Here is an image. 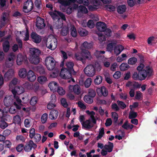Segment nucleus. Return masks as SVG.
Returning a JSON list of instances; mask_svg holds the SVG:
<instances>
[{"instance_id": "obj_1", "label": "nucleus", "mask_w": 157, "mask_h": 157, "mask_svg": "<svg viewBox=\"0 0 157 157\" xmlns=\"http://www.w3.org/2000/svg\"><path fill=\"white\" fill-rule=\"evenodd\" d=\"M86 113L90 116V118L82 123V127L85 129H90L93 127L96 123V121L95 118V113L92 111L90 112L86 110Z\"/></svg>"}, {"instance_id": "obj_2", "label": "nucleus", "mask_w": 157, "mask_h": 157, "mask_svg": "<svg viewBox=\"0 0 157 157\" xmlns=\"http://www.w3.org/2000/svg\"><path fill=\"white\" fill-rule=\"evenodd\" d=\"M57 39L54 36L51 35L48 36L46 43V46L48 48L54 50L57 47Z\"/></svg>"}, {"instance_id": "obj_3", "label": "nucleus", "mask_w": 157, "mask_h": 157, "mask_svg": "<svg viewBox=\"0 0 157 157\" xmlns=\"http://www.w3.org/2000/svg\"><path fill=\"white\" fill-rule=\"evenodd\" d=\"M76 1L79 4L82 3L86 6H88L89 5L88 0H69L68 1L63 0H59L58 2L63 5L67 6L71 4L72 3L75 2Z\"/></svg>"}, {"instance_id": "obj_4", "label": "nucleus", "mask_w": 157, "mask_h": 157, "mask_svg": "<svg viewBox=\"0 0 157 157\" xmlns=\"http://www.w3.org/2000/svg\"><path fill=\"white\" fill-rule=\"evenodd\" d=\"M45 65L49 70H52L54 69L56 65L55 61L52 56L47 57L45 59Z\"/></svg>"}, {"instance_id": "obj_5", "label": "nucleus", "mask_w": 157, "mask_h": 157, "mask_svg": "<svg viewBox=\"0 0 157 157\" xmlns=\"http://www.w3.org/2000/svg\"><path fill=\"white\" fill-rule=\"evenodd\" d=\"M84 71L85 75L87 76L92 77L96 73V71L94 65L90 64L87 65L84 69Z\"/></svg>"}, {"instance_id": "obj_6", "label": "nucleus", "mask_w": 157, "mask_h": 157, "mask_svg": "<svg viewBox=\"0 0 157 157\" xmlns=\"http://www.w3.org/2000/svg\"><path fill=\"white\" fill-rule=\"evenodd\" d=\"M12 96L13 99V104L15 106L16 108L18 109H20L21 108L22 101L20 99L19 96L17 94H13Z\"/></svg>"}, {"instance_id": "obj_7", "label": "nucleus", "mask_w": 157, "mask_h": 157, "mask_svg": "<svg viewBox=\"0 0 157 157\" xmlns=\"http://www.w3.org/2000/svg\"><path fill=\"white\" fill-rule=\"evenodd\" d=\"M59 76L62 78L65 79H68L71 77V72L66 68L61 69Z\"/></svg>"}, {"instance_id": "obj_8", "label": "nucleus", "mask_w": 157, "mask_h": 157, "mask_svg": "<svg viewBox=\"0 0 157 157\" xmlns=\"http://www.w3.org/2000/svg\"><path fill=\"white\" fill-rule=\"evenodd\" d=\"M33 7V3L31 0H27L25 2L23 7V11L25 13L31 11Z\"/></svg>"}, {"instance_id": "obj_9", "label": "nucleus", "mask_w": 157, "mask_h": 157, "mask_svg": "<svg viewBox=\"0 0 157 157\" xmlns=\"http://www.w3.org/2000/svg\"><path fill=\"white\" fill-rule=\"evenodd\" d=\"M69 90L71 92H73L76 95H79L81 92V89L78 85H75L74 86L70 85L68 87Z\"/></svg>"}, {"instance_id": "obj_10", "label": "nucleus", "mask_w": 157, "mask_h": 157, "mask_svg": "<svg viewBox=\"0 0 157 157\" xmlns=\"http://www.w3.org/2000/svg\"><path fill=\"white\" fill-rule=\"evenodd\" d=\"M152 72L151 69L148 67H146V69L144 70L143 71L139 72V74L140 76L142 81L144 80L147 77L148 74L151 73Z\"/></svg>"}, {"instance_id": "obj_11", "label": "nucleus", "mask_w": 157, "mask_h": 157, "mask_svg": "<svg viewBox=\"0 0 157 157\" xmlns=\"http://www.w3.org/2000/svg\"><path fill=\"white\" fill-rule=\"evenodd\" d=\"M49 13L54 20L59 19V16H60L63 20L64 21L66 20V18L64 15L58 11H56L54 12H50Z\"/></svg>"}, {"instance_id": "obj_12", "label": "nucleus", "mask_w": 157, "mask_h": 157, "mask_svg": "<svg viewBox=\"0 0 157 157\" xmlns=\"http://www.w3.org/2000/svg\"><path fill=\"white\" fill-rule=\"evenodd\" d=\"M36 147V145L32 140H30L25 145L24 150L25 151L29 152L31 151L32 148H35Z\"/></svg>"}, {"instance_id": "obj_13", "label": "nucleus", "mask_w": 157, "mask_h": 157, "mask_svg": "<svg viewBox=\"0 0 157 157\" xmlns=\"http://www.w3.org/2000/svg\"><path fill=\"white\" fill-rule=\"evenodd\" d=\"M82 51L83 57L81 58L79 57H78V59L81 60V61L84 63L85 62L86 59H90L92 58V56L90 55V53L88 51L84 50H82Z\"/></svg>"}, {"instance_id": "obj_14", "label": "nucleus", "mask_w": 157, "mask_h": 157, "mask_svg": "<svg viewBox=\"0 0 157 157\" xmlns=\"http://www.w3.org/2000/svg\"><path fill=\"white\" fill-rule=\"evenodd\" d=\"M26 76L28 80L31 82H34L36 79V74L32 70H29Z\"/></svg>"}, {"instance_id": "obj_15", "label": "nucleus", "mask_w": 157, "mask_h": 157, "mask_svg": "<svg viewBox=\"0 0 157 157\" xmlns=\"http://www.w3.org/2000/svg\"><path fill=\"white\" fill-rule=\"evenodd\" d=\"M36 27L40 29L44 28L45 25L44 19L40 17H37L36 19Z\"/></svg>"}, {"instance_id": "obj_16", "label": "nucleus", "mask_w": 157, "mask_h": 157, "mask_svg": "<svg viewBox=\"0 0 157 157\" xmlns=\"http://www.w3.org/2000/svg\"><path fill=\"white\" fill-rule=\"evenodd\" d=\"M96 91L98 94L100 96H106L108 94V91L104 86L98 88Z\"/></svg>"}, {"instance_id": "obj_17", "label": "nucleus", "mask_w": 157, "mask_h": 157, "mask_svg": "<svg viewBox=\"0 0 157 157\" xmlns=\"http://www.w3.org/2000/svg\"><path fill=\"white\" fill-rule=\"evenodd\" d=\"M73 9H77L78 12H81L84 13H87L88 12V10L85 7L81 5L78 6V5L75 4H73Z\"/></svg>"}, {"instance_id": "obj_18", "label": "nucleus", "mask_w": 157, "mask_h": 157, "mask_svg": "<svg viewBox=\"0 0 157 157\" xmlns=\"http://www.w3.org/2000/svg\"><path fill=\"white\" fill-rule=\"evenodd\" d=\"M124 49V47L121 45H115L113 49L114 54L117 56L119 55Z\"/></svg>"}, {"instance_id": "obj_19", "label": "nucleus", "mask_w": 157, "mask_h": 157, "mask_svg": "<svg viewBox=\"0 0 157 157\" xmlns=\"http://www.w3.org/2000/svg\"><path fill=\"white\" fill-rule=\"evenodd\" d=\"M15 59V56L13 54H11L8 56V58L7 59L6 64L8 67H10L13 65V61Z\"/></svg>"}, {"instance_id": "obj_20", "label": "nucleus", "mask_w": 157, "mask_h": 157, "mask_svg": "<svg viewBox=\"0 0 157 157\" xmlns=\"http://www.w3.org/2000/svg\"><path fill=\"white\" fill-rule=\"evenodd\" d=\"M41 52L40 50L35 48H31L29 49L30 57L39 56Z\"/></svg>"}, {"instance_id": "obj_21", "label": "nucleus", "mask_w": 157, "mask_h": 157, "mask_svg": "<svg viewBox=\"0 0 157 157\" xmlns=\"http://www.w3.org/2000/svg\"><path fill=\"white\" fill-rule=\"evenodd\" d=\"M25 91L24 88L21 86H17L15 87V90H12V92L13 94H20Z\"/></svg>"}, {"instance_id": "obj_22", "label": "nucleus", "mask_w": 157, "mask_h": 157, "mask_svg": "<svg viewBox=\"0 0 157 157\" xmlns=\"http://www.w3.org/2000/svg\"><path fill=\"white\" fill-rule=\"evenodd\" d=\"M31 37L33 41L36 43H39L40 42L41 40L40 36L37 35L35 33H32L31 35Z\"/></svg>"}, {"instance_id": "obj_23", "label": "nucleus", "mask_w": 157, "mask_h": 157, "mask_svg": "<svg viewBox=\"0 0 157 157\" xmlns=\"http://www.w3.org/2000/svg\"><path fill=\"white\" fill-rule=\"evenodd\" d=\"M96 27L97 29L101 32H104L106 28L105 23L103 22H98L97 23Z\"/></svg>"}, {"instance_id": "obj_24", "label": "nucleus", "mask_w": 157, "mask_h": 157, "mask_svg": "<svg viewBox=\"0 0 157 157\" xmlns=\"http://www.w3.org/2000/svg\"><path fill=\"white\" fill-rule=\"evenodd\" d=\"M74 66L73 62L71 61H68L66 62V66L68 69L74 75L76 74V72L73 69V67Z\"/></svg>"}, {"instance_id": "obj_25", "label": "nucleus", "mask_w": 157, "mask_h": 157, "mask_svg": "<svg viewBox=\"0 0 157 157\" xmlns=\"http://www.w3.org/2000/svg\"><path fill=\"white\" fill-rule=\"evenodd\" d=\"M9 14L7 13H3L2 18L1 22L2 26H4L9 21Z\"/></svg>"}, {"instance_id": "obj_26", "label": "nucleus", "mask_w": 157, "mask_h": 157, "mask_svg": "<svg viewBox=\"0 0 157 157\" xmlns=\"http://www.w3.org/2000/svg\"><path fill=\"white\" fill-rule=\"evenodd\" d=\"M14 72L13 70L10 69L7 71L4 75L5 78L8 80L14 76Z\"/></svg>"}, {"instance_id": "obj_27", "label": "nucleus", "mask_w": 157, "mask_h": 157, "mask_svg": "<svg viewBox=\"0 0 157 157\" xmlns=\"http://www.w3.org/2000/svg\"><path fill=\"white\" fill-rule=\"evenodd\" d=\"M4 105L7 106H8L13 104V99L12 96L6 97L4 100Z\"/></svg>"}, {"instance_id": "obj_28", "label": "nucleus", "mask_w": 157, "mask_h": 157, "mask_svg": "<svg viewBox=\"0 0 157 157\" xmlns=\"http://www.w3.org/2000/svg\"><path fill=\"white\" fill-rule=\"evenodd\" d=\"M29 60L31 63L34 64H37L40 61L39 56L29 57Z\"/></svg>"}, {"instance_id": "obj_29", "label": "nucleus", "mask_w": 157, "mask_h": 157, "mask_svg": "<svg viewBox=\"0 0 157 157\" xmlns=\"http://www.w3.org/2000/svg\"><path fill=\"white\" fill-rule=\"evenodd\" d=\"M27 73L25 69L23 68L20 69L18 72V75L21 78H24L27 75Z\"/></svg>"}, {"instance_id": "obj_30", "label": "nucleus", "mask_w": 157, "mask_h": 157, "mask_svg": "<svg viewBox=\"0 0 157 157\" xmlns=\"http://www.w3.org/2000/svg\"><path fill=\"white\" fill-rule=\"evenodd\" d=\"M113 147V144L109 142L108 144L104 146V148L108 151V152H111Z\"/></svg>"}, {"instance_id": "obj_31", "label": "nucleus", "mask_w": 157, "mask_h": 157, "mask_svg": "<svg viewBox=\"0 0 157 157\" xmlns=\"http://www.w3.org/2000/svg\"><path fill=\"white\" fill-rule=\"evenodd\" d=\"M58 115V112L57 110H52L51 112L50 113L49 115V118L52 119H56Z\"/></svg>"}, {"instance_id": "obj_32", "label": "nucleus", "mask_w": 157, "mask_h": 157, "mask_svg": "<svg viewBox=\"0 0 157 157\" xmlns=\"http://www.w3.org/2000/svg\"><path fill=\"white\" fill-rule=\"evenodd\" d=\"M48 86L50 90L54 92L56 91V88L58 86L56 82H52L49 83Z\"/></svg>"}, {"instance_id": "obj_33", "label": "nucleus", "mask_w": 157, "mask_h": 157, "mask_svg": "<svg viewBox=\"0 0 157 157\" xmlns=\"http://www.w3.org/2000/svg\"><path fill=\"white\" fill-rule=\"evenodd\" d=\"M127 58V56L124 53L122 54L120 56L117 57L116 60L118 62H121L124 60H126Z\"/></svg>"}, {"instance_id": "obj_34", "label": "nucleus", "mask_w": 157, "mask_h": 157, "mask_svg": "<svg viewBox=\"0 0 157 157\" xmlns=\"http://www.w3.org/2000/svg\"><path fill=\"white\" fill-rule=\"evenodd\" d=\"M126 7L124 5L119 6L117 9V11L120 14H122L126 10Z\"/></svg>"}, {"instance_id": "obj_35", "label": "nucleus", "mask_w": 157, "mask_h": 157, "mask_svg": "<svg viewBox=\"0 0 157 157\" xmlns=\"http://www.w3.org/2000/svg\"><path fill=\"white\" fill-rule=\"evenodd\" d=\"M37 81L40 84H43L47 82V79L45 76H41L38 77Z\"/></svg>"}, {"instance_id": "obj_36", "label": "nucleus", "mask_w": 157, "mask_h": 157, "mask_svg": "<svg viewBox=\"0 0 157 157\" xmlns=\"http://www.w3.org/2000/svg\"><path fill=\"white\" fill-rule=\"evenodd\" d=\"M24 60V57L21 54H19L17 57V63L18 65H20L22 64Z\"/></svg>"}, {"instance_id": "obj_37", "label": "nucleus", "mask_w": 157, "mask_h": 157, "mask_svg": "<svg viewBox=\"0 0 157 157\" xmlns=\"http://www.w3.org/2000/svg\"><path fill=\"white\" fill-rule=\"evenodd\" d=\"M84 101L86 103L91 104L93 102V99L92 98L88 95H86L83 98Z\"/></svg>"}, {"instance_id": "obj_38", "label": "nucleus", "mask_w": 157, "mask_h": 157, "mask_svg": "<svg viewBox=\"0 0 157 157\" xmlns=\"http://www.w3.org/2000/svg\"><path fill=\"white\" fill-rule=\"evenodd\" d=\"M71 34L73 37H75L77 35V32L75 26L73 25H71Z\"/></svg>"}, {"instance_id": "obj_39", "label": "nucleus", "mask_w": 157, "mask_h": 157, "mask_svg": "<svg viewBox=\"0 0 157 157\" xmlns=\"http://www.w3.org/2000/svg\"><path fill=\"white\" fill-rule=\"evenodd\" d=\"M68 33V28L67 26L63 27L61 29V34L63 36H66Z\"/></svg>"}, {"instance_id": "obj_40", "label": "nucleus", "mask_w": 157, "mask_h": 157, "mask_svg": "<svg viewBox=\"0 0 157 157\" xmlns=\"http://www.w3.org/2000/svg\"><path fill=\"white\" fill-rule=\"evenodd\" d=\"M3 49L4 52H7L9 49L10 45L8 41H5L3 44Z\"/></svg>"}, {"instance_id": "obj_41", "label": "nucleus", "mask_w": 157, "mask_h": 157, "mask_svg": "<svg viewBox=\"0 0 157 157\" xmlns=\"http://www.w3.org/2000/svg\"><path fill=\"white\" fill-rule=\"evenodd\" d=\"M129 67V66L126 63H123L120 66L121 71H124L128 70Z\"/></svg>"}, {"instance_id": "obj_42", "label": "nucleus", "mask_w": 157, "mask_h": 157, "mask_svg": "<svg viewBox=\"0 0 157 157\" xmlns=\"http://www.w3.org/2000/svg\"><path fill=\"white\" fill-rule=\"evenodd\" d=\"M116 45V43L114 42H112L109 44L107 47V49L108 51L112 52Z\"/></svg>"}, {"instance_id": "obj_43", "label": "nucleus", "mask_w": 157, "mask_h": 157, "mask_svg": "<svg viewBox=\"0 0 157 157\" xmlns=\"http://www.w3.org/2000/svg\"><path fill=\"white\" fill-rule=\"evenodd\" d=\"M79 34L82 36H85L88 34V31L85 29H79L78 31Z\"/></svg>"}, {"instance_id": "obj_44", "label": "nucleus", "mask_w": 157, "mask_h": 157, "mask_svg": "<svg viewBox=\"0 0 157 157\" xmlns=\"http://www.w3.org/2000/svg\"><path fill=\"white\" fill-rule=\"evenodd\" d=\"M37 98L36 96L32 97L30 101V104L33 106L35 105L37 102Z\"/></svg>"}, {"instance_id": "obj_45", "label": "nucleus", "mask_w": 157, "mask_h": 157, "mask_svg": "<svg viewBox=\"0 0 157 157\" xmlns=\"http://www.w3.org/2000/svg\"><path fill=\"white\" fill-rule=\"evenodd\" d=\"M102 81V78L101 76L100 75L96 76L94 80V83L96 85L100 84L101 82Z\"/></svg>"}, {"instance_id": "obj_46", "label": "nucleus", "mask_w": 157, "mask_h": 157, "mask_svg": "<svg viewBox=\"0 0 157 157\" xmlns=\"http://www.w3.org/2000/svg\"><path fill=\"white\" fill-rule=\"evenodd\" d=\"M78 104L80 108L82 110H85L86 109V106L82 102L79 101L76 103Z\"/></svg>"}, {"instance_id": "obj_47", "label": "nucleus", "mask_w": 157, "mask_h": 157, "mask_svg": "<svg viewBox=\"0 0 157 157\" xmlns=\"http://www.w3.org/2000/svg\"><path fill=\"white\" fill-rule=\"evenodd\" d=\"M57 92L59 95H64L65 94L66 92L65 90L60 86L58 87L57 90Z\"/></svg>"}, {"instance_id": "obj_48", "label": "nucleus", "mask_w": 157, "mask_h": 157, "mask_svg": "<svg viewBox=\"0 0 157 157\" xmlns=\"http://www.w3.org/2000/svg\"><path fill=\"white\" fill-rule=\"evenodd\" d=\"M132 78L135 80L142 81L141 78L140 76V74H139V73H138L136 72H134L132 75Z\"/></svg>"}, {"instance_id": "obj_49", "label": "nucleus", "mask_w": 157, "mask_h": 157, "mask_svg": "<svg viewBox=\"0 0 157 157\" xmlns=\"http://www.w3.org/2000/svg\"><path fill=\"white\" fill-rule=\"evenodd\" d=\"M137 59L135 57H132L129 58L128 60V63L129 64L134 65L137 62Z\"/></svg>"}, {"instance_id": "obj_50", "label": "nucleus", "mask_w": 157, "mask_h": 157, "mask_svg": "<svg viewBox=\"0 0 157 157\" xmlns=\"http://www.w3.org/2000/svg\"><path fill=\"white\" fill-rule=\"evenodd\" d=\"M92 79L90 78H88L84 82V85L86 87H89L91 84Z\"/></svg>"}, {"instance_id": "obj_51", "label": "nucleus", "mask_w": 157, "mask_h": 157, "mask_svg": "<svg viewBox=\"0 0 157 157\" xmlns=\"http://www.w3.org/2000/svg\"><path fill=\"white\" fill-rule=\"evenodd\" d=\"M104 133V129L103 128H101L100 129L98 136L97 137V139L98 140L101 138Z\"/></svg>"}, {"instance_id": "obj_52", "label": "nucleus", "mask_w": 157, "mask_h": 157, "mask_svg": "<svg viewBox=\"0 0 157 157\" xmlns=\"http://www.w3.org/2000/svg\"><path fill=\"white\" fill-rule=\"evenodd\" d=\"M48 115L46 113L43 114L41 117V121L42 123H45L48 119Z\"/></svg>"}, {"instance_id": "obj_53", "label": "nucleus", "mask_w": 157, "mask_h": 157, "mask_svg": "<svg viewBox=\"0 0 157 157\" xmlns=\"http://www.w3.org/2000/svg\"><path fill=\"white\" fill-rule=\"evenodd\" d=\"M104 8L106 10L109 11H113L115 10V7L114 6L110 5H106Z\"/></svg>"}, {"instance_id": "obj_54", "label": "nucleus", "mask_w": 157, "mask_h": 157, "mask_svg": "<svg viewBox=\"0 0 157 157\" xmlns=\"http://www.w3.org/2000/svg\"><path fill=\"white\" fill-rule=\"evenodd\" d=\"M143 98V94L142 93L139 91L136 92L135 98L137 100H140Z\"/></svg>"}, {"instance_id": "obj_55", "label": "nucleus", "mask_w": 157, "mask_h": 157, "mask_svg": "<svg viewBox=\"0 0 157 157\" xmlns=\"http://www.w3.org/2000/svg\"><path fill=\"white\" fill-rule=\"evenodd\" d=\"M112 117L114 121L115 122H116L118 120V116L117 114L115 112H112L111 113Z\"/></svg>"}, {"instance_id": "obj_56", "label": "nucleus", "mask_w": 157, "mask_h": 157, "mask_svg": "<svg viewBox=\"0 0 157 157\" xmlns=\"http://www.w3.org/2000/svg\"><path fill=\"white\" fill-rule=\"evenodd\" d=\"M3 144L5 147L10 148L11 147L12 143L10 140H6L3 142Z\"/></svg>"}, {"instance_id": "obj_57", "label": "nucleus", "mask_w": 157, "mask_h": 157, "mask_svg": "<svg viewBox=\"0 0 157 157\" xmlns=\"http://www.w3.org/2000/svg\"><path fill=\"white\" fill-rule=\"evenodd\" d=\"M33 138L36 142H39L41 139V136L40 134L36 133L34 136Z\"/></svg>"}, {"instance_id": "obj_58", "label": "nucleus", "mask_w": 157, "mask_h": 157, "mask_svg": "<svg viewBox=\"0 0 157 157\" xmlns=\"http://www.w3.org/2000/svg\"><path fill=\"white\" fill-rule=\"evenodd\" d=\"M13 121L14 123L19 124L21 122V119L19 116L16 115L14 117Z\"/></svg>"}, {"instance_id": "obj_59", "label": "nucleus", "mask_w": 157, "mask_h": 157, "mask_svg": "<svg viewBox=\"0 0 157 157\" xmlns=\"http://www.w3.org/2000/svg\"><path fill=\"white\" fill-rule=\"evenodd\" d=\"M16 140L18 142H24L25 138L22 135H18L16 137Z\"/></svg>"}, {"instance_id": "obj_60", "label": "nucleus", "mask_w": 157, "mask_h": 157, "mask_svg": "<svg viewBox=\"0 0 157 157\" xmlns=\"http://www.w3.org/2000/svg\"><path fill=\"white\" fill-rule=\"evenodd\" d=\"M145 69H146V67H145L144 64L142 63L140 64L137 67V70L139 72Z\"/></svg>"}, {"instance_id": "obj_61", "label": "nucleus", "mask_w": 157, "mask_h": 157, "mask_svg": "<svg viewBox=\"0 0 157 157\" xmlns=\"http://www.w3.org/2000/svg\"><path fill=\"white\" fill-rule=\"evenodd\" d=\"M93 65H94L95 70H96L97 71H99L101 69V66L99 63L96 62Z\"/></svg>"}, {"instance_id": "obj_62", "label": "nucleus", "mask_w": 157, "mask_h": 157, "mask_svg": "<svg viewBox=\"0 0 157 157\" xmlns=\"http://www.w3.org/2000/svg\"><path fill=\"white\" fill-rule=\"evenodd\" d=\"M137 116L136 113L132 111H130L129 115V117L130 119H132L136 117Z\"/></svg>"}, {"instance_id": "obj_63", "label": "nucleus", "mask_w": 157, "mask_h": 157, "mask_svg": "<svg viewBox=\"0 0 157 157\" xmlns=\"http://www.w3.org/2000/svg\"><path fill=\"white\" fill-rule=\"evenodd\" d=\"M121 74L120 71H116L113 75V77L116 79L119 78L121 76Z\"/></svg>"}, {"instance_id": "obj_64", "label": "nucleus", "mask_w": 157, "mask_h": 157, "mask_svg": "<svg viewBox=\"0 0 157 157\" xmlns=\"http://www.w3.org/2000/svg\"><path fill=\"white\" fill-rule=\"evenodd\" d=\"M8 126V124L5 121H0V127L2 129H4Z\"/></svg>"}]
</instances>
